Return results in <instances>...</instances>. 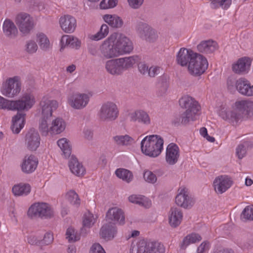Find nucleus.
I'll use <instances>...</instances> for the list:
<instances>
[{
	"label": "nucleus",
	"mask_w": 253,
	"mask_h": 253,
	"mask_svg": "<svg viewBox=\"0 0 253 253\" xmlns=\"http://www.w3.org/2000/svg\"><path fill=\"white\" fill-rule=\"evenodd\" d=\"M180 106L185 109L180 115L174 118L172 124L178 126L180 125H186L190 122L195 121L199 116L201 106L195 99L189 96H182L179 100Z\"/></svg>",
	"instance_id": "nucleus-1"
},
{
	"label": "nucleus",
	"mask_w": 253,
	"mask_h": 253,
	"mask_svg": "<svg viewBox=\"0 0 253 253\" xmlns=\"http://www.w3.org/2000/svg\"><path fill=\"white\" fill-rule=\"evenodd\" d=\"M219 115L223 119L232 123H237L244 118L251 117L253 116V101L247 100L237 101L232 108H222Z\"/></svg>",
	"instance_id": "nucleus-2"
},
{
	"label": "nucleus",
	"mask_w": 253,
	"mask_h": 253,
	"mask_svg": "<svg viewBox=\"0 0 253 253\" xmlns=\"http://www.w3.org/2000/svg\"><path fill=\"white\" fill-rule=\"evenodd\" d=\"M138 60L137 56L111 59L106 62L105 68L109 74L118 76L132 67Z\"/></svg>",
	"instance_id": "nucleus-3"
},
{
	"label": "nucleus",
	"mask_w": 253,
	"mask_h": 253,
	"mask_svg": "<svg viewBox=\"0 0 253 253\" xmlns=\"http://www.w3.org/2000/svg\"><path fill=\"white\" fill-rule=\"evenodd\" d=\"M163 139L157 135L147 136L141 142L142 152L151 157H156L163 148Z\"/></svg>",
	"instance_id": "nucleus-4"
},
{
	"label": "nucleus",
	"mask_w": 253,
	"mask_h": 253,
	"mask_svg": "<svg viewBox=\"0 0 253 253\" xmlns=\"http://www.w3.org/2000/svg\"><path fill=\"white\" fill-rule=\"evenodd\" d=\"M227 87L231 92L237 91L242 95L250 97L253 96V85L245 78L236 79L231 76L227 80Z\"/></svg>",
	"instance_id": "nucleus-5"
},
{
	"label": "nucleus",
	"mask_w": 253,
	"mask_h": 253,
	"mask_svg": "<svg viewBox=\"0 0 253 253\" xmlns=\"http://www.w3.org/2000/svg\"><path fill=\"white\" fill-rule=\"evenodd\" d=\"M27 215L31 218L49 219L54 216V211L51 206L45 203H37L29 208Z\"/></svg>",
	"instance_id": "nucleus-6"
},
{
	"label": "nucleus",
	"mask_w": 253,
	"mask_h": 253,
	"mask_svg": "<svg viewBox=\"0 0 253 253\" xmlns=\"http://www.w3.org/2000/svg\"><path fill=\"white\" fill-rule=\"evenodd\" d=\"M165 247L159 242L141 240L131 246L130 253H164Z\"/></svg>",
	"instance_id": "nucleus-7"
},
{
	"label": "nucleus",
	"mask_w": 253,
	"mask_h": 253,
	"mask_svg": "<svg viewBox=\"0 0 253 253\" xmlns=\"http://www.w3.org/2000/svg\"><path fill=\"white\" fill-rule=\"evenodd\" d=\"M119 114V109L117 105L111 101L103 103L100 107L98 116L102 122H112L116 120Z\"/></svg>",
	"instance_id": "nucleus-8"
},
{
	"label": "nucleus",
	"mask_w": 253,
	"mask_h": 253,
	"mask_svg": "<svg viewBox=\"0 0 253 253\" xmlns=\"http://www.w3.org/2000/svg\"><path fill=\"white\" fill-rule=\"evenodd\" d=\"M110 37L113 39L119 55L129 53L133 50V46L131 41L125 35L114 33Z\"/></svg>",
	"instance_id": "nucleus-9"
},
{
	"label": "nucleus",
	"mask_w": 253,
	"mask_h": 253,
	"mask_svg": "<svg viewBox=\"0 0 253 253\" xmlns=\"http://www.w3.org/2000/svg\"><path fill=\"white\" fill-rule=\"evenodd\" d=\"M208 67L207 59L202 55L197 53L191 62H189L188 70L191 75L199 76L205 72Z\"/></svg>",
	"instance_id": "nucleus-10"
},
{
	"label": "nucleus",
	"mask_w": 253,
	"mask_h": 253,
	"mask_svg": "<svg viewBox=\"0 0 253 253\" xmlns=\"http://www.w3.org/2000/svg\"><path fill=\"white\" fill-rule=\"evenodd\" d=\"M91 96L90 93H73L68 96L67 102L73 109L82 110L87 105Z\"/></svg>",
	"instance_id": "nucleus-11"
},
{
	"label": "nucleus",
	"mask_w": 253,
	"mask_h": 253,
	"mask_svg": "<svg viewBox=\"0 0 253 253\" xmlns=\"http://www.w3.org/2000/svg\"><path fill=\"white\" fill-rule=\"evenodd\" d=\"M21 86V83L18 77L10 78L6 81L1 90V93L7 97H14L20 92Z\"/></svg>",
	"instance_id": "nucleus-12"
},
{
	"label": "nucleus",
	"mask_w": 253,
	"mask_h": 253,
	"mask_svg": "<svg viewBox=\"0 0 253 253\" xmlns=\"http://www.w3.org/2000/svg\"><path fill=\"white\" fill-rule=\"evenodd\" d=\"M13 111H28L35 104L34 95L29 92L24 93L18 100H13Z\"/></svg>",
	"instance_id": "nucleus-13"
},
{
	"label": "nucleus",
	"mask_w": 253,
	"mask_h": 253,
	"mask_svg": "<svg viewBox=\"0 0 253 253\" xmlns=\"http://www.w3.org/2000/svg\"><path fill=\"white\" fill-rule=\"evenodd\" d=\"M15 23L18 26L20 31L24 34H28L34 27L33 18L29 14L24 12L17 15Z\"/></svg>",
	"instance_id": "nucleus-14"
},
{
	"label": "nucleus",
	"mask_w": 253,
	"mask_h": 253,
	"mask_svg": "<svg viewBox=\"0 0 253 253\" xmlns=\"http://www.w3.org/2000/svg\"><path fill=\"white\" fill-rule=\"evenodd\" d=\"M233 181L231 178L226 175L218 176L213 181V186L215 192L217 195L225 193L232 186Z\"/></svg>",
	"instance_id": "nucleus-15"
},
{
	"label": "nucleus",
	"mask_w": 253,
	"mask_h": 253,
	"mask_svg": "<svg viewBox=\"0 0 253 253\" xmlns=\"http://www.w3.org/2000/svg\"><path fill=\"white\" fill-rule=\"evenodd\" d=\"M178 191V193L175 197L176 204L185 209L191 207L194 201L189 195L188 190L185 187H180Z\"/></svg>",
	"instance_id": "nucleus-16"
},
{
	"label": "nucleus",
	"mask_w": 253,
	"mask_h": 253,
	"mask_svg": "<svg viewBox=\"0 0 253 253\" xmlns=\"http://www.w3.org/2000/svg\"><path fill=\"white\" fill-rule=\"evenodd\" d=\"M58 106V104L56 100L44 96L40 102L39 110L42 117L51 118L53 109H56Z\"/></svg>",
	"instance_id": "nucleus-17"
},
{
	"label": "nucleus",
	"mask_w": 253,
	"mask_h": 253,
	"mask_svg": "<svg viewBox=\"0 0 253 253\" xmlns=\"http://www.w3.org/2000/svg\"><path fill=\"white\" fill-rule=\"evenodd\" d=\"M40 136L35 128H30L25 135V145L30 151L36 150L40 146Z\"/></svg>",
	"instance_id": "nucleus-18"
},
{
	"label": "nucleus",
	"mask_w": 253,
	"mask_h": 253,
	"mask_svg": "<svg viewBox=\"0 0 253 253\" xmlns=\"http://www.w3.org/2000/svg\"><path fill=\"white\" fill-rule=\"evenodd\" d=\"M112 39L110 36L100 46V52L106 59L113 58L120 56Z\"/></svg>",
	"instance_id": "nucleus-19"
},
{
	"label": "nucleus",
	"mask_w": 253,
	"mask_h": 253,
	"mask_svg": "<svg viewBox=\"0 0 253 253\" xmlns=\"http://www.w3.org/2000/svg\"><path fill=\"white\" fill-rule=\"evenodd\" d=\"M106 221L113 224L117 223L121 225L125 223V217L123 211L117 207L110 208L106 214Z\"/></svg>",
	"instance_id": "nucleus-20"
},
{
	"label": "nucleus",
	"mask_w": 253,
	"mask_h": 253,
	"mask_svg": "<svg viewBox=\"0 0 253 253\" xmlns=\"http://www.w3.org/2000/svg\"><path fill=\"white\" fill-rule=\"evenodd\" d=\"M180 152L178 146L173 143L168 145L166 149V161L169 165H175L178 161Z\"/></svg>",
	"instance_id": "nucleus-21"
},
{
	"label": "nucleus",
	"mask_w": 253,
	"mask_h": 253,
	"mask_svg": "<svg viewBox=\"0 0 253 253\" xmlns=\"http://www.w3.org/2000/svg\"><path fill=\"white\" fill-rule=\"evenodd\" d=\"M197 53L193 52L192 50L185 48L180 49L176 56V61L178 64L181 66H188L189 62H191L195 55Z\"/></svg>",
	"instance_id": "nucleus-22"
},
{
	"label": "nucleus",
	"mask_w": 253,
	"mask_h": 253,
	"mask_svg": "<svg viewBox=\"0 0 253 253\" xmlns=\"http://www.w3.org/2000/svg\"><path fill=\"white\" fill-rule=\"evenodd\" d=\"M131 122H137L144 125L148 126L151 124L150 117L145 111L138 109L128 114Z\"/></svg>",
	"instance_id": "nucleus-23"
},
{
	"label": "nucleus",
	"mask_w": 253,
	"mask_h": 253,
	"mask_svg": "<svg viewBox=\"0 0 253 253\" xmlns=\"http://www.w3.org/2000/svg\"><path fill=\"white\" fill-rule=\"evenodd\" d=\"M251 65V60L250 58L244 57L239 59L233 64V71L237 74L243 75L248 72Z\"/></svg>",
	"instance_id": "nucleus-24"
},
{
	"label": "nucleus",
	"mask_w": 253,
	"mask_h": 253,
	"mask_svg": "<svg viewBox=\"0 0 253 253\" xmlns=\"http://www.w3.org/2000/svg\"><path fill=\"white\" fill-rule=\"evenodd\" d=\"M61 29L66 33H72L76 29L77 23L76 19L69 15L61 17L59 20Z\"/></svg>",
	"instance_id": "nucleus-25"
},
{
	"label": "nucleus",
	"mask_w": 253,
	"mask_h": 253,
	"mask_svg": "<svg viewBox=\"0 0 253 253\" xmlns=\"http://www.w3.org/2000/svg\"><path fill=\"white\" fill-rule=\"evenodd\" d=\"M38 160L34 156H25L21 164V169L26 173H31L34 172L38 166Z\"/></svg>",
	"instance_id": "nucleus-26"
},
{
	"label": "nucleus",
	"mask_w": 253,
	"mask_h": 253,
	"mask_svg": "<svg viewBox=\"0 0 253 253\" xmlns=\"http://www.w3.org/2000/svg\"><path fill=\"white\" fill-rule=\"evenodd\" d=\"M68 166L71 172L76 176H83L85 172V169L83 165L74 155L71 156L69 160Z\"/></svg>",
	"instance_id": "nucleus-27"
},
{
	"label": "nucleus",
	"mask_w": 253,
	"mask_h": 253,
	"mask_svg": "<svg viewBox=\"0 0 253 253\" xmlns=\"http://www.w3.org/2000/svg\"><path fill=\"white\" fill-rule=\"evenodd\" d=\"M26 114L17 113L12 119L11 129L14 133L18 134L24 127L25 122Z\"/></svg>",
	"instance_id": "nucleus-28"
},
{
	"label": "nucleus",
	"mask_w": 253,
	"mask_h": 253,
	"mask_svg": "<svg viewBox=\"0 0 253 253\" xmlns=\"http://www.w3.org/2000/svg\"><path fill=\"white\" fill-rule=\"evenodd\" d=\"M182 217V213L179 208L172 207L169 212V216L170 225L173 228L177 227L181 223Z\"/></svg>",
	"instance_id": "nucleus-29"
},
{
	"label": "nucleus",
	"mask_w": 253,
	"mask_h": 253,
	"mask_svg": "<svg viewBox=\"0 0 253 253\" xmlns=\"http://www.w3.org/2000/svg\"><path fill=\"white\" fill-rule=\"evenodd\" d=\"M218 45L216 42L209 40L204 41L197 45V49L200 52L209 54L213 52L217 49Z\"/></svg>",
	"instance_id": "nucleus-30"
},
{
	"label": "nucleus",
	"mask_w": 253,
	"mask_h": 253,
	"mask_svg": "<svg viewBox=\"0 0 253 253\" xmlns=\"http://www.w3.org/2000/svg\"><path fill=\"white\" fill-rule=\"evenodd\" d=\"M117 233V231L115 225L109 222L102 226L100 234L103 238L110 240L115 237Z\"/></svg>",
	"instance_id": "nucleus-31"
},
{
	"label": "nucleus",
	"mask_w": 253,
	"mask_h": 253,
	"mask_svg": "<svg viewBox=\"0 0 253 253\" xmlns=\"http://www.w3.org/2000/svg\"><path fill=\"white\" fill-rule=\"evenodd\" d=\"M61 47L60 50L66 46L72 48H79L81 46V42L76 38L72 35H63L60 40Z\"/></svg>",
	"instance_id": "nucleus-32"
},
{
	"label": "nucleus",
	"mask_w": 253,
	"mask_h": 253,
	"mask_svg": "<svg viewBox=\"0 0 253 253\" xmlns=\"http://www.w3.org/2000/svg\"><path fill=\"white\" fill-rule=\"evenodd\" d=\"M3 31L4 35L10 39L15 38L18 30L14 23L9 19H6L3 24Z\"/></svg>",
	"instance_id": "nucleus-33"
},
{
	"label": "nucleus",
	"mask_w": 253,
	"mask_h": 253,
	"mask_svg": "<svg viewBox=\"0 0 253 253\" xmlns=\"http://www.w3.org/2000/svg\"><path fill=\"white\" fill-rule=\"evenodd\" d=\"M65 127L66 123L65 121L61 118H56L52 121L51 120L50 133L51 134L60 133L65 129Z\"/></svg>",
	"instance_id": "nucleus-34"
},
{
	"label": "nucleus",
	"mask_w": 253,
	"mask_h": 253,
	"mask_svg": "<svg viewBox=\"0 0 253 253\" xmlns=\"http://www.w3.org/2000/svg\"><path fill=\"white\" fill-rule=\"evenodd\" d=\"M103 19L106 23L114 28H121L124 22L122 19L117 15L106 14L103 16Z\"/></svg>",
	"instance_id": "nucleus-35"
},
{
	"label": "nucleus",
	"mask_w": 253,
	"mask_h": 253,
	"mask_svg": "<svg viewBox=\"0 0 253 253\" xmlns=\"http://www.w3.org/2000/svg\"><path fill=\"white\" fill-rule=\"evenodd\" d=\"M95 222V219L93 215L87 212L84 214L83 221V227L81 229L80 234L83 236H85L88 232L87 229H89Z\"/></svg>",
	"instance_id": "nucleus-36"
},
{
	"label": "nucleus",
	"mask_w": 253,
	"mask_h": 253,
	"mask_svg": "<svg viewBox=\"0 0 253 253\" xmlns=\"http://www.w3.org/2000/svg\"><path fill=\"white\" fill-rule=\"evenodd\" d=\"M51 118L42 117L39 121V129L42 135L46 136L50 133Z\"/></svg>",
	"instance_id": "nucleus-37"
},
{
	"label": "nucleus",
	"mask_w": 253,
	"mask_h": 253,
	"mask_svg": "<svg viewBox=\"0 0 253 253\" xmlns=\"http://www.w3.org/2000/svg\"><path fill=\"white\" fill-rule=\"evenodd\" d=\"M113 140L114 143L119 146L130 145L133 141V139L127 134L116 135L113 137Z\"/></svg>",
	"instance_id": "nucleus-38"
},
{
	"label": "nucleus",
	"mask_w": 253,
	"mask_h": 253,
	"mask_svg": "<svg viewBox=\"0 0 253 253\" xmlns=\"http://www.w3.org/2000/svg\"><path fill=\"white\" fill-rule=\"evenodd\" d=\"M202 238L198 234L192 233L187 235L183 240L180 244V248L182 249H185L189 245L200 241Z\"/></svg>",
	"instance_id": "nucleus-39"
},
{
	"label": "nucleus",
	"mask_w": 253,
	"mask_h": 253,
	"mask_svg": "<svg viewBox=\"0 0 253 253\" xmlns=\"http://www.w3.org/2000/svg\"><path fill=\"white\" fill-rule=\"evenodd\" d=\"M57 144L63 152L65 158H69L71 154V147L68 140L63 138L57 141Z\"/></svg>",
	"instance_id": "nucleus-40"
},
{
	"label": "nucleus",
	"mask_w": 253,
	"mask_h": 253,
	"mask_svg": "<svg viewBox=\"0 0 253 253\" xmlns=\"http://www.w3.org/2000/svg\"><path fill=\"white\" fill-rule=\"evenodd\" d=\"M115 173L117 177L122 179L127 183H129L133 179L132 172L125 169H118L116 170Z\"/></svg>",
	"instance_id": "nucleus-41"
},
{
	"label": "nucleus",
	"mask_w": 253,
	"mask_h": 253,
	"mask_svg": "<svg viewBox=\"0 0 253 253\" xmlns=\"http://www.w3.org/2000/svg\"><path fill=\"white\" fill-rule=\"evenodd\" d=\"M128 200L131 203L138 204L145 208L149 207L151 205L150 202L147 201L144 196L132 195L128 197Z\"/></svg>",
	"instance_id": "nucleus-42"
},
{
	"label": "nucleus",
	"mask_w": 253,
	"mask_h": 253,
	"mask_svg": "<svg viewBox=\"0 0 253 253\" xmlns=\"http://www.w3.org/2000/svg\"><path fill=\"white\" fill-rule=\"evenodd\" d=\"M30 186L28 184H19L12 188V192L16 196L27 195L30 192Z\"/></svg>",
	"instance_id": "nucleus-43"
},
{
	"label": "nucleus",
	"mask_w": 253,
	"mask_h": 253,
	"mask_svg": "<svg viewBox=\"0 0 253 253\" xmlns=\"http://www.w3.org/2000/svg\"><path fill=\"white\" fill-rule=\"evenodd\" d=\"M66 200L72 205L77 207L81 204L80 199L78 194L73 190L68 191L66 194Z\"/></svg>",
	"instance_id": "nucleus-44"
},
{
	"label": "nucleus",
	"mask_w": 253,
	"mask_h": 253,
	"mask_svg": "<svg viewBox=\"0 0 253 253\" xmlns=\"http://www.w3.org/2000/svg\"><path fill=\"white\" fill-rule=\"evenodd\" d=\"M37 37L40 48L43 50L48 49L50 42L47 37L43 33L38 34Z\"/></svg>",
	"instance_id": "nucleus-45"
},
{
	"label": "nucleus",
	"mask_w": 253,
	"mask_h": 253,
	"mask_svg": "<svg viewBox=\"0 0 253 253\" xmlns=\"http://www.w3.org/2000/svg\"><path fill=\"white\" fill-rule=\"evenodd\" d=\"M241 218L244 221L253 220V205L247 206L241 214Z\"/></svg>",
	"instance_id": "nucleus-46"
},
{
	"label": "nucleus",
	"mask_w": 253,
	"mask_h": 253,
	"mask_svg": "<svg viewBox=\"0 0 253 253\" xmlns=\"http://www.w3.org/2000/svg\"><path fill=\"white\" fill-rule=\"evenodd\" d=\"M151 28V27L146 23L140 22L138 23L136 29L140 36L143 38L146 33Z\"/></svg>",
	"instance_id": "nucleus-47"
},
{
	"label": "nucleus",
	"mask_w": 253,
	"mask_h": 253,
	"mask_svg": "<svg viewBox=\"0 0 253 253\" xmlns=\"http://www.w3.org/2000/svg\"><path fill=\"white\" fill-rule=\"evenodd\" d=\"M13 100H8L0 96V109H7L13 111Z\"/></svg>",
	"instance_id": "nucleus-48"
},
{
	"label": "nucleus",
	"mask_w": 253,
	"mask_h": 253,
	"mask_svg": "<svg viewBox=\"0 0 253 253\" xmlns=\"http://www.w3.org/2000/svg\"><path fill=\"white\" fill-rule=\"evenodd\" d=\"M109 33V28L106 24H103L100 31L94 36V40L98 41L104 38Z\"/></svg>",
	"instance_id": "nucleus-49"
},
{
	"label": "nucleus",
	"mask_w": 253,
	"mask_h": 253,
	"mask_svg": "<svg viewBox=\"0 0 253 253\" xmlns=\"http://www.w3.org/2000/svg\"><path fill=\"white\" fill-rule=\"evenodd\" d=\"M25 47L26 51L30 54L36 52L38 49L37 43L32 40H29L26 42Z\"/></svg>",
	"instance_id": "nucleus-50"
},
{
	"label": "nucleus",
	"mask_w": 253,
	"mask_h": 253,
	"mask_svg": "<svg viewBox=\"0 0 253 253\" xmlns=\"http://www.w3.org/2000/svg\"><path fill=\"white\" fill-rule=\"evenodd\" d=\"M118 0H102L100 3V7L106 9L114 7L116 6Z\"/></svg>",
	"instance_id": "nucleus-51"
},
{
	"label": "nucleus",
	"mask_w": 253,
	"mask_h": 253,
	"mask_svg": "<svg viewBox=\"0 0 253 253\" xmlns=\"http://www.w3.org/2000/svg\"><path fill=\"white\" fill-rule=\"evenodd\" d=\"M66 238L69 242H75L80 240L79 236L75 234V230L73 228H68L66 231Z\"/></svg>",
	"instance_id": "nucleus-52"
},
{
	"label": "nucleus",
	"mask_w": 253,
	"mask_h": 253,
	"mask_svg": "<svg viewBox=\"0 0 253 253\" xmlns=\"http://www.w3.org/2000/svg\"><path fill=\"white\" fill-rule=\"evenodd\" d=\"M143 177L146 181L152 184L156 183L157 180L156 175L149 170H146L144 172Z\"/></svg>",
	"instance_id": "nucleus-53"
},
{
	"label": "nucleus",
	"mask_w": 253,
	"mask_h": 253,
	"mask_svg": "<svg viewBox=\"0 0 253 253\" xmlns=\"http://www.w3.org/2000/svg\"><path fill=\"white\" fill-rule=\"evenodd\" d=\"M169 87V83L166 78L163 77L159 83V94L160 95H164L167 91Z\"/></svg>",
	"instance_id": "nucleus-54"
},
{
	"label": "nucleus",
	"mask_w": 253,
	"mask_h": 253,
	"mask_svg": "<svg viewBox=\"0 0 253 253\" xmlns=\"http://www.w3.org/2000/svg\"><path fill=\"white\" fill-rule=\"evenodd\" d=\"M157 38L155 31L152 28L146 33L143 39L149 42H153Z\"/></svg>",
	"instance_id": "nucleus-55"
},
{
	"label": "nucleus",
	"mask_w": 253,
	"mask_h": 253,
	"mask_svg": "<svg viewBox=\"0 0 253 253\" xmlns=\"http://www.w3.org/2000/svg\"><path fill=\"white\" fill-rule=\"evenodd\" d=\"M163 73V69L160 67L152 66L149 69L148 76L151 77L162 74Z\"/></svg>",
	"instance_id": "nucleus-56"
},
{
	"label": "nucleus",
	"mask_w": 253,
	"mask_h": 253,
	"mask_svg": "<svg viewBox=\"0 0 253 253\" xmlns=\"http://www.w3.org/2000/svg\"><path fill=\"white\" fill-rule=\"evenodd\" d=\"M247 150L245 144H240L236 148V153L239 159H242L246 154Z\"/></svg>",
	"instance_id": "nucleus-57"
},
{
	"label": "nucleus",
	"mask_w": 253,
	"mask_h": 253,
	"mask_svg": "<svg viewBox=\"0 0 253 253\" xmlns=\"http://www.w3.org/2000/svg\"><path fill=\"white\" fill-rule=\"evenodd\" d=\"M129 5L133 9L139 8L144 2V0H127Z\"/></svg>",
	"instance_id": "nucleus-58"
},
{
	"label": "nucleus",
	"mask_w": 253,
	"mask_h": 253,
	"mask_svg": "<svg viewBox=\"0 0 253 253\" xmlns=\"http://www.w3.org/2000/svg\"><path fill=\"white\" fill-rule=\"evenodd\" d=\"M90 253H106L103 248L99 244H93L90 250Z\"/></svg>",
	"instance_id": "nucleus-59"
},
{
	"label": "nucleus",
	"mask_w": 253,
	"mask_h": 253,
	"mask_svg": "<svg viewBox=\"0 0 253 253\" xmlns=\"http://www.w3.org/2000/svg\"><path fill=\"white\" fill-rule=\"evenodd\" d=\"M53 240V235L50 233H46L43 237L42 241H41V243L43 245H49L52 242Z\"/></svg>",
	"instance_id": "nucleus-60"
},
{
	"label": "nucleus",
	"mask_w": 253,
	"mask_h": 253,
	"mask_svg": "<svg viewBox=\"0 0 253 253\" xmlns=\"http://www.w3.org/2000/svg\"><path fill=\"white\" fill-rule=\"evenodd\" d=\"M138 70L140 73L143 75H146L147 74L148 75V72H149V68L148 66H147L146 64L141 63L138 64Z\"/></svg>",
	"instance_id": "nucleus-61"
},
{
	"label": "nucleus",
	"mask_w": 253,
	"mask_h": 253,
	"mask_svg": "<svg viewBox=\"0 0 253 253\" xmlns=\"http://www.w3.org/2000/svg\"><path fill=\"white\" fill-rule=\"evenodd\" d=\"M28 242L32 245H39L41 243V241L38 240L37 238L34 236H31L28 237Z\"/></svg>",
	"instance_id": "nucleus-62"
},
{
	"label": "nucleus",
	"mask_w": 253,
	"mask_h": 253,
	"mask_svg": "<svg viewBox=\"0 0 253 253\" xmlns=\"http://www.w3.org/2000/svg\"><path fill=\"white\" fill-rule=\"evenodd\" d=\"M218 3L222 8L227 9L231 3V0H220Z\"/></svg>",
	"instance_id": "nucleus-63"
},
{
	"label": "nucleus",
	"mask_w": 253,
	"mask_h": 253,
	"mask_svg": "<svg viewBox=\"0 0 253 253\" xmlns=\"http://www.w3.org/2000/svg\"><path fill=\"white\" fill-rule=\"evenodd\" d=\"M84 135L86 139L91 140L93 137V131L90 129H86L84 131Z\"/></svg>",
	"instance_id": "nucleus-64"
}]
</instances>
